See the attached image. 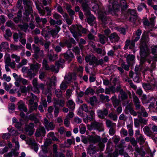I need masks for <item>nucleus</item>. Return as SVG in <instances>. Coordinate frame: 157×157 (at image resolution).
Returning <instances> with one entry per match:
<instances>
[{"instance_id":"21","label":"nucleus","mask_w":157,"mask_h":157,"mask_svg":"<svg viewBox=\"0 0 157 157\" xmlns=\"http://www.w3.org/2000/svg\"><path fill=\"white\" fill-rule=\"evenodd\" d=\"M17 105L18 109L23 111L25 112H27L28 109L27 106L22 100H21L18 102Z\"/></svg>"},{"instance_id":"29","label":"nucleus","mask_w":157,"mask_h":157,"mask_svg":"<svg viewBox=\"0 0 157 157\" xmlns=\"http://www.w3.org/2000/svg\"><path fill=\"white\" fill-rule=\"evenodd\" d=\"M119 1H120V5L121 10H125L128 8V6L125 0H119Z\"/></svg>"},{"instance_id":"27","label":"nucleus","mask_w":157,"mask_h":157,"mask_svg":"<svg viewBox=\"0 0 157 157\" xmlns=\"http://www.w3.org/2000/svg\"><path fill=\"white\" fill-rule=\"evenodd\" d=\"M41 67V65L37 63H33L30 65V68L35 72H37Z\"/></svg>"},{"instance_id":"51","label":"nucleus","mask_w":157,"mask_h":157,"mask_svg":"<svg viewBox=\"0 0 157 157\" xmlns=\"http://www.w3.org/2000/svg\"><path fill=\"white\" fill-rule=\"evenodd\" d=\"M48 57L50 61H54L57 58V55L53 53L48 54Z\"/></svg>"},{"instance_id":"2","label":"nucleus","mask_w":157,"mask_h":157,"mask_svg":"<svg viewBox=\"0 0 157 157\" xmlns=\"http://www.w3.org/2000/svg\"><path fill=\"white\" fill-rule=\"evenodd\" d=\"M149 50L148 47L145 44L141 46L140 55L141 58L140 64L143 65L146 61L145 58L149 54Z\"/></svg>"},{"instance_id":"26","label":"nucleus","mask_w":157,"mask_h":157,"mask_svg":"<svg viewBox=\"0 0 157 157\" xmlns=\"http://www.w3.org/2000/svg\"><path fill=\"white\" fill-rule=\"evenodd\" d=\"M112 103L114 107L116 108L119 105L121 101L117 98L116 96L115 95L111 98Z\"/></svg>"},{"instance_id":"38","label":"nucleus","mask_w":157,"mask_h":157,"mask_svg":"<svg viewBox=\"0 0 157 157\" xmlns=\"http://www.w3.org/2000/svg\"><path fill=\"white\" fill-rule=\"evenodd\" d=\"M89 114L88 116L87 115V118L90 121H92L94 118V113L93 110L89 111L88 113Z\"/></svg>"},{"instance_id":"46","label":"nucleus","mask_w":157,"mask_h":157,"mask_svg":"<svg viewBox=\"0 0 157 157\" xmlns=\"http://www.w3.org/2000/svg\"><path fill=\"white\" fill-rule=\"evenodd\" d=\"M97 101V98L95 96H93L90 98L89 103L91 105L94 106Z\"/></svg>"},{"instance_id":"48","label":"nucleus","mask_w":157,"mask_h":157,"mask_svg":"<svg viewBox=\"0 0 157 157\" xmlns=\"http://www.w3.org/2000/svg\"><path fill=\"white\" fill-rule=\"evenodd\" d=\"M37 103L36 102H35L33 105L30 107L29 108V110L28 112L29 113H31L34 110H36L37 109Z\"/></svg>"},{"instance_id":"47","label":"nucleus","mask_w":157,"mask_h":157,"mask_svg":"<svg viewBox=\"0 0 157 157\" xmlns=\"http://www.w3.org/2000/svg\"><path fill=\"white\" fill-rule=\"evenodd\" d=\"M94 90L93 89L89 87L84 92V94L86 95H88L90 93L91 95H92L94 94Z\"/></svg>"},{"instance_id":"36","label":"nucleus","mask_w":157,"mask_h":157,"mask_svg":"<svg viewBox=\"0 0 157 157\" xmlns=\"http://www.w3.org/2000/svg\"><path fill=\"white\" fill-rule=\"evenodd\" d=\"M89 17L87 18V21L88 23L91 25H93V22L95 19V18L94 16L91 14L90 13L88 15Z\"/></svg>"},{"instance_id":"41","label":"nucleus","mask_w":157,"mask_h":157,"mask_svg":"<svg viewBox=\"0 0 157 157\" xmlns=\"http://www.w3.org/2000/svg\"><path fill=\"white\" fill-rule=\"evenodd\" d=\"M130 65H131L129 63L126 64L125 62L123 61L121 64V67H122L124 70L126 71H128Z\"/></svg>"},{"instance_id":"19","label":"nucleus","mask_w":157,"mask_h":157,"mask_svg":"<svg viewBox=\"0 0 157 157\" xmlns=\"http://www.w3.org/2000/svg\"><path fill=\"white\" fill-rule=\"evenodd\" d=\"M65 43L67 47L69 49L71 48L72 47V44L75 45L76 43L74 39L72 37H69L65 41Z\"/></svg>"},{"instance_id":"63","label":"nucleus","mask_w":157,"mask_h":157,"mask_svg":"<svg viewBox=\"0 0 157 157\" xmlns=\"http://www.w3.org/2000/svg\"><path fill=\"white\" fill-rule=\"evenodd\" d=\"M120 133L121 136L124 137L127 136L128 132L127 130L124 128H122L120 131Z\"/></svg>"},{"instance_id":"5","label":"nucleus","mask_w":157,"mask_h":157,"mask_svg":"<svg viewBox=\"0 0 157 157\" xmlns=\"http://www.w3.org/2000/svg\"><path fill=\"white\" fill-rule=\"evenodd\" d=\"M23 4L25 6L24 14L26 16H28L33 12L32 2L27 0H23Z\"/></svg>"},{"instance_id":"23","label":"nucleus","mask_w":157,"mask_h":157,"mask_svg":"<svg viewBox=\"0 0 157 157\" xmlns=\"http://www.w3.org/2000/svg\"><path fill=\"white\" fill-rule=\"evenodd\" d=\"M98 36L99 42L102 44H105L108 40V37L104 35L99 34Z\"/></svg>"},{"instance_id":"17","label":"nucleus","mask_w":157,"mask_h":157,"mask_svg":"<svg viewBox=\"0 0 157 157\" xmlns=\"http://www.w3.org/2000/svg\"><path fill=\"white\" fill-rule=\"evenodd\" d=\"M143 130L145 134L147 136L151 137L152 139L154 137V133L148 126H145L143 128Z\"/></svg>"},{"instance_id":"50","label":"nucleus","mask_w":157,"mask_h":157,"mask_svg":"<svg viewBox=\"0 0 157 157\" xmlns=\"http://www.w3.org/2000/svg\"><path fill=\"white\" fill-rule=\"evenodd\" d=\"M120 93L121 95L122 100L126 99L128 98L127 94L124 91L123 89L121 90L120 91Z\"/></svg>"},{"instance_id":"39","label":"nucleus","mask_w":157,"mask_h":157,"mask_svg":"<svg viewBox=\"0 0 157 157\" xmlns=\"http://www.w3.org/2000/svg\"><path fill=\"white\" fill-rule=\"evenodd\" d=\"M106 124L107 127L109 128H113L116 126V123L113 122L109 120H106Z\"/></svg>"},{"instance_id":"28","label":"nucleus","mask_w":157,"mask_h":157,"mask_svg":"<svg viewBox=\"0 0 157 157\" xmlns=\"http://www.w3.org/2000/svg\"><path fill=\"white\" fill-rule=\"evenodd\" d=\"M135 58V56L132 55H128L126 57L127 63H129L131 65L134 62Z\"/></svg>"},{"instance_id":"16","label":"nucleus","mask_w":157,"mask_h":157,"mask_svg":"<svg viewBox=\"0 0 157 157\" xmlns=\"http://www.w3.org/2000/svg\"><path fill=\"white\" fill-rule=\"evenodd\" d=\"M128 12L130 14L129 17V21L132 22H135L137 17L136 10H134L128 9Z\"/></svg>"},{"instance_id":"55","label":"nucleus","mask_w":157,"mask_h":157,"mask_svg":"<svg viewBox=\"0 0 157 157\" xmlns=\"http://www.w3.org/2000/svg\"><path fill=\"white\" fill-rule=\"evenodd\" d=\"M28 62L27 60L25 59H22L21 62L19 63L17 65V67L19 68L21 67L23 65H26Z\"/></svg>"},{"instance_id":"14","label":"nucleus","mask_w":157,"mask_h":157,"mask_svg":"<svg viewBox=\"0 0 157 157\" xmlns=\"http://www.w3.org/2000/svg\"><path fill=\"white\" fill-rule=\"evenodd\" d=\"M46 134V131L43 127H40L36 130L35 135L36 137L44 136Z\"/></svg>"},{"instance_id":"4","label":"nucleus","mask_w":157,"mask_h":157,"mask_svg":"<svg viewBox=\"0 0 157 157\" xmlns=\"http://www.w3.org/2000/svg\"><path fill=\"white\" fill-rule=\"evenodd\" d=\"M89 130L92 129L97 130L99 132L104 131V128L102 123L96 121H93L91 123L90 127L89 128Z\"/></svg>"},{"instance_id":"3","label":"nucleus","mask_w":157,"mask_h":157,"mask_svg":"<svg viewBox=\"0 0 157 157\" xmlns=\"http://www.w3.org/2000/svg\"><path fill=\"white\" fill-rule=\"evenodd\" d=\"M82 28V26L80 25H72L69 28L73 36L77 40L78 39V36Z\"/></svg>"},{"instance_id":"24","label":"nucleus","mask_w":157,"mask_h":157,"mask_svg":"<svg viewBox=\"0 0 157 157\" xmlns=\"http://www.w3.org/2000/svg\"><path fill=\"white\" fill-rule=\"evenodd\" d=\"M66 106L72 111L74 110L75 108V103L73 101L70 99L66 102Z\"/></svg>"},{"instance_id":"64","label":"nucleus","mask_w":157,"mask_h":157,"mask_svg":"<svg viewBox=\"0 0 157 157\" xmlns=\"http://www.w3.org/2000/svg\"><path fill=\"white\" fill-rule=\"evenodd\" d=\"M118 155V152L116 151L113 153H109L107 155V157H117Z\"/></svg>"},{"instance_id":"25","label":"nucleus","mask_w":157,"mask_h":157,"mask_svg":"<svg viewBox=\"0 0 157 157\" xmlns=\"http://www.w3.org/2000/svg\"><path fill=\"white\" fill-rule=\"evenodd\" d=\"M132 44V40L131 41L130 39L127 40L125 42V45L124 48V50H126L128 49V47L130 49H133L135 46V44L134 46H132L131 45Z\"/></svg>"},{"instance_id":"40","label":"nucleus","mask_w":157,"mask_h":157,"mask_svg":"<svg viewBox=\"0 0 157 157\" xmlns=\"http://www.w3.org/2000/svg\"><path fill=\"white\" fill-rule=\"evenodd\" d=\"M99 97L100 100L103 101L108 102L110 101L109 97L107 95H104L102 94H101L100 95Z\"/></svg>"},{"instance_id":"58","label":"nucleus","mask_w":157,"mask_h":157,"mask_svg":"<svg viewBox=\"0 0 157 157\" xmlns=\"http://www.w3.org/2000/svg\"><path fill=\"white\" fill-rule=\"evenodd\" d=\"M98 143H99L98 144V149H97V151H102L104 149L105 144H104L102 143V142H99Z\"/></svg>"},{"instance_id":"49","label":"nucleus","mask_w":157,"mask_h":157,"mask_svg":"<svg viewBox=\"0 0 157 157\" xmlns=\"http://www.w3.org/2000/svg\"><path fill=\"white\" fill-rule=\"evenodd\" d=\"M36 9L38 11L40 16H44L46 13L44 9H42L38 5H36Z\"/></svg>"},{"instance_id":"44","label":"nucleus","mask_w":157,"mask_h":157,"mask_svg":"<svg viewBox=\"0 0 157 157\" xmlns=\"http://www.w3.org/2000/svg\"><path fill=\"white\" fill-rule=\"evenodd\" d=\"M67 143L66 144L65 147H69L71 146L72 144H75V139L73 138L72 139H68L67 140Z\"/></svg>"},{"instance_id":"13","label":"nucleus","mask_w":157,"mask_h":157,"mask_svg":"<svg viewBox=\"0 0 157 157\" xmlns=\"http://www.w3.org/2000/svg\"><path fill=\"white\" fill-rule=\"evenodd\" d=\"M108 109L106 108H103L102 110H98L97 111L98 115L101 119H104L105 117L108 115Z\"/></svg>"},{"instance_id":"33","label":"nucleus","mask_w":157,"mask_h":157,"mask_svg":"<svg viewBox=\"0 0 157 157\" xmlns=\"http://www.w3.org/2000/svg\"><path fill=\"white\" fill-rule=\"evenodd\" d=\"M60 29V28L59 27L56 26L54 29H52L50 31V33L53 37L56 36L59 31Z\"/></svg>"},{"instance_id":"35","label":"nucleus","mask_w":157,"mask_h":157,"mask_svg":"<svg viewBox=\"0 0 157 157\" xmlns=\"http://www.w3.org/2000/svg\"><path fill=\"white\" fill-rule=\"evenodd\" d=\"M137 141L140 143V145L144 144L146 138H144L143 135H141L139 137L136 138Z\"/></svg>"},{"instance_id":"7","label":"nucleus","mask_w":157,"mask_h":157,"mask_svg":"<svg viewBox=\"0 0 157 157\" xmlns=\"http://www.w3.org/2000/svg\"><path fill=\"white\" fill-rule=\"evenodd\" d=\"M136 109L138 111L137 113L141 114L144 117H148V114L144 108L140 104L135 106Z\"/></svg>"},{"instance_id":"6","label":"nucleus","mask_w":157,"mask_h":157,"mask_svg":"<svg viewBox=\"0 0 157 157\" xmlns=\"http://www.w3.org/2000/svg\"><path fill=\"white\" fill-rule=\"evenodd\" d=\"M104 64V61L103 59H98L94 55L91 56V61L90 62V65L98 66L102 65Z\"/></svg>"},{"instance_id":"45","label":"nucleus","mask_w":157,"mask_h":157,"mask_svg":"<svg viewBox=\"0 0 157 157\" xmlns=\"http://www.w3.org/2000/svg\"><path fill=\"white\" fill-rule=\"evenodd\" d=\"M142 86L145 90H152L151 85L150 83H143L142 84Z\"/></svg>"},{"instance_id":"8","label":"nucleus","mask_w":157,"mask_h":157,"mask_svg":"<svg viewBox=\"0 0 157 157\" xmlns=\"http://www.w3.org/2000/svg\"><path fill=\"white\" fill-rule=\"evenodd\" d=\"M99 17L101 20L102 24H107L109 21V18L107 16L105 12L101 11L99 12Z\"/></svg>"},{"instance_id":"10","label":"nucleus","mask_w":157,"mask_h":157,"mask_svg":"<svg viewBox=\"0 0 157 157\" xmlns=\"http://www.w3.org/2000/svg\"><path fill=\"white\" fill-rule=\"evenodd\" d=\"M101 141V138L99 136L96 135L95 136H88V142L89 144H96Z\"/></svg>"},{"instance_id":"53","label":"nucleus","mask_w":157,"mask_h":157,"mask_svg":"<svg viewBox=\"0 0 157 157\" xmlns=\"http://www.w3.org/2000/svg\"><path fill=\"white\" fill-rule=\"evenodd\" d=\"M29 25L27 23H25L23 25H19V27L20 28L23 30L24 32H27V29H28Z\"/></svg>"},{"instance_id":"52","label":"nucleus","mask_w":157,"mask_h":157,"mask_svg":"<svg viewBox=\"0 0 157 157\" xmlns=\"http://www.w3.org/2000/svg\"><path fill=\"white\" fill-rule=\"evenodd\" d=\"M64 80L67 83H69L73 81L72 75L71 74L68 75L64 78Z\"/></svg>"},{"instance_id":"22","label":"nucleus","mask_w":157,"mask_h":157,"mask_svg":"<svg viewBox=\"0 0 157 157\" xmlns=\"http://www.w3.org/2000/svg\"><path fill=\"white\" fill-rule=\"evenodd\" d=\"M88 1L86 2H84V3H83L82 4L83 10L86 13V15H89L90 13V8L88 4Z\"/></svg>"},{"instance_id":"37","label":"nucleus","mask_w":157,"mask_h":157,"mask_svg":"<svg viewBox=\"0 0 157 157\" xmlns=\"http://www.w3.org/2000/svg\"><path fill=\"white\" fill-rule=\"evenodd\" d=\"M94 50L98 54H101L102 56H104L106 54L105 50L100 48H96L94 49Z\"/></svg>"},{"instance_id":"60","label":"nucleus","mask_w":157,"mask_h":157,"mask_svg":"<svg viewBox=\"0 0 157 157\" xmlns=\"http://www.w3.org/2000/svg\"><path fill=\"white\" fill-rule=\"evenodd\" d=\"M11 57L12 59H15V62L17 63H19L20 60L21 58L20 56L15 54H12L11 56Z\"/></svg>"},{"instance_id":"9","label":"nucleus","mask_w":157,"mask_h":157,"mask_svg":"<svg viewBox=\"0 0 157 157\" xmlns=\"http://www.w3.org/2000/svg\"><path fill=\"white\" fill-rule=\"evenodd\" d=\"M118 1L119 0H109V2L112 4V8H109L110 11L114 10L117 11L119 10L120 6L119 4Z\"/></svg>"},{"instance_id":"61","label":"nucleus","mask_w":157,"mask_h":157,"mask_svg":"<svg viewBox=\"0 0 157 157\" xmlns=\"http://www.w3.org/2000/svg\"><path fill=\"white\" fill-rule=\"evenodd\" d=\"M139 121L140 123L141 124H143L144 125H146L147 124L148 120L142 117H139L138 116Z\"/></svg>"},{"instance_id":"59","label":"nucleus","mask_w":157,"mask_h":157,"mask_svg":"<svg viewBox=\"0 0 157 157\" xmlns=\"http://www.w3.org/2000/svg\"><path fill=\"white\" fill-rule=\"evenodd\" d=\"M51 44V43L50 41H47L46 42L44 45V50L45 51L48 52L49 50V48Z\"/></svg>"},{"instance_id":"15","label":"nucleus","mask_w":157,"mask_h":157,"mask_svg":"<svg viewBox=\"0 0 157 157\" xmlns=\"http://www.w3.org/2000/svg\"><path fill=\"white\" fill-rule=\"evenodd\" d=\"M34 124L33 123H30L25 128V131L26 132H28V134L30 136L33 135L34 133Z\"/></svg>"},{"instance_id":"62","label":"nucleus","mask_w":157,"mask_h":157,"mask_svg":"<svg viewBox=\"0 0 157 157\" xmlns=\"http://www.w3.org/2000/svg\"><path fill=\"white\" fill-rule=\"evenodd\" d=\"M12 34L10 29H7L6 31V34L4 37L6 39H7L8 37H11Z\"/></svg>"},{"instance_id":"57","label":"nucleus","mask_w":157,"mask_h":157,"mask_svg":"<svg viewBox=\"0 0 157 157\" xmlns=\"http://www.w3.org/2000/svg\"><path fill=\"white\" fill-rule=\"evenodd\" d=\"M109 117L112 119L114 121H116L117 119V116L116 114H114L113 112L109 113L108 114Z\"/></svg>"},{"instance_id":"34","label":"nucleus","mask_w":157,"mask_h":157,"mask_svg":"<svg viewBox=\"0 0 157 157\" xmlns=\"http://www.w3.org/2000/svg\"><path fill=\"white\" fill-rule=\"evenodd\" d=\"M71 6L69 5H67L66 6V10L69 13V15L70 16L71 18L75 14V11L71 9Z\"/></svg>"},{"instance_id":"32","label":"nucleus","mask_w":157,"mask_h":157,"mask_svg":"<svg viewBox=\"0 0 157 157\" xmlns=\"http://www.w3.org/2000/svg\"><path fill=\"white\" fill-rule=\"evenodd\" d=\"M29 119L31 121H33L36 124L38 123L39 122V119L37 118L36 115L34 113L30 114L29 116Z\"/></svg>"},{"instance_id":"20","label":"nucleus","mask_w":157,"mask_h":157,"mask_svg":"<svg viewBox=\"0 0 157 157\" xmlns=\"http://www.w3.org/2000/svg\"><path fill=\"white\" fill-rule=\"evenodd\" d=\"M110 41L112 43L118 42L120 38L117 34L116 33H113L109 36Z\"/></svg>"},{"instance_id":"54","label":"nucleus","mask_w":157,"mask_h":157,"mask_svg":"<svg viewBox=\"0 0 157 157\" xmlns=\"http://www.w3.org/2000/svg\"><path fill=\"white\" fill-rule=\"evenodd\" d=\"M48 62L47 60L44 59L43 61V67L46 70H50V67L48 64Z\"/></svg>"},{"instance_id":"11","label":"nucleus","mask_w":157,"mask_h":157,"mask_svg":"<svg viewBox=\"0 0 157 157\" xmlns=\"http://www.w3.org/2000/svg\"><path fill=\"white\" fill-rule=\"evenodd\" d=\"M87 153L91 157H96L97 155V150L95 149V147L93 145L90 144L87 149Z\"/></svg>"},{"instance_id":"43","label":"nucleus","mask_w":157,"mask_h":157,"mask_svg":"<svg viewBox=\"0 0 157 157\" xmlns=\"http://www.w3.org/2000/svg\"><path fill=\"white\" fill-rule=\"evenodd\" d=\"M132 98L133 101L135 106L137 105L140 104V102L139 98L135 95L134 93L132 95Z\"/></svg>"},{"instance_id":"42","label":"nucleus","mask_w":157,"mask_h":157,"mask_svg":"<svg viewBox=\"0 0 157 157\" xmlns=\"http://www.w3.org/2000/svg\"><path fill=\"white\" fill-rule=\"evenodd\" d=\"M65 61L63 59H60L56 63V65L57 67L58 68L59 67H63L62 66L64 63Z\"/></svg>"},{"instance_id":"30","label":"nucleus","mask_w":157,"mask_h":157,"mask_svg":"<svg viewBox=\"0 0 157 157\" xmlns=\"http://www.w3.org/2000/svg\"><path fill=\"white\" fill-rule=\"evenodd\" d=\"M36 73L34 71L30 68L28 70L27 75L28 77L29 78L30 80H31L36 75Z\"/></svg>"},{"instance_id":"31","label":"nucleus","mask_w":157,"mask_h":157,"mask_svg":"<svg viewBox=\"0 0 157 157\" xmlns=\"http://www.w3.org/2000/svg\"><path fill=\"white\" fill-rule=\"evenodd\" d=\"M65 101L62 99H56L54 101L55 106L59 105L60 106L63 107L65 105Z\"/></svg>"},{"instance_id":"12","label":"nucleus","mask_w":157,"mask_h":157,"mask_svg":"<svg viewBox=\"0 0 157 157\" xmlns=\"http://www.w3.org/2000/svg\"><path fill=\"white\" fill-rule=\"evenodd\" d=\"M64 57L69 62H71L75 58L73 53L70 49H68L67 52L63 54Z\"/></svg>"},{"instance_id":"1","label":"nucleus","mask_w":157,"mask_h":157,"mask_svg":"<svg viewBox=\"0 0 157 157\" xmlns=\"http://www.w3.org/2000/svg\"><path fill=\"white\" fill-rule=\"evenodd\" d=\"M5 68L7 71H10L9 67H10L12 69H14L16 65V63L14 60L11 62V59L10 54H6L4 56Z\"/></svg>"},{"instance_id":"56","label":"nucleus","mask_w":157,"mask_h":157,"mask_svg":"<svg viewBox=\"0 0 157 157\" xmlns=\"http://www.w3.org/2000/svg\"><path fill=\"white\" fill-rule=\"evenodd\" d=\"M140 37L135 36L133 35L132 37V44H131L132 45L134 46V44H135V43L137 41L140 39Z\"/></svg>"},{"instance_id":"18","label":"nucleus","mask_w":157,"mask_h":157,"mask_svg":"<svg viewBox=\"0 0 157 157\" xmlns=\"http://www.w3.org/2000/svg\"><path fill=\"white\" fill-rule=\"evenodd\" d=\"M141 44L140 45V49L141 46L145 45L147 47L146 44L148 43L149 41V38L148 34L147 33H144L142 34L140 39Z\"/></svg>"}]
</instances>
